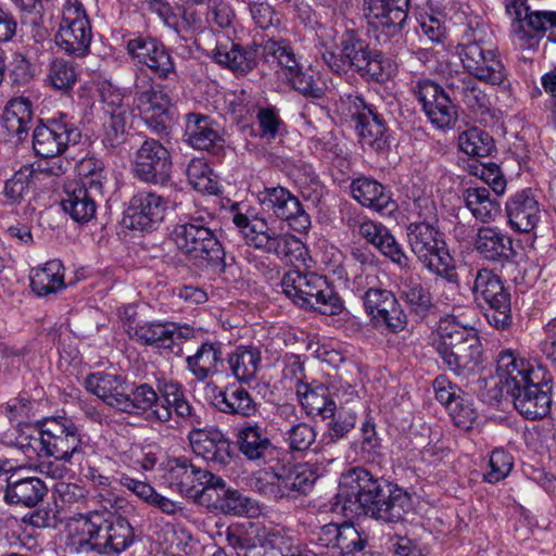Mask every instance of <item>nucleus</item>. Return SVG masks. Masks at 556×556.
<instances>
[{"mask_svg": "<svg viewBox=\"0 0 556 556\" xmlns=\"http://www.w3.org/2000/svg\"><path fill=\"white\" fill-rule=\"evenodd\" d=\"M134 539V529L126 518L115 515L104 516V525L99 536L100 547L121 553L132 544Z\"/></svg>", "mask_w": 556, "mask_h": 556, "instance_id": "46", "label": "nucleus"}, {"mask_svg": "<svg viewBox=\"0 0 556 556\" xmlns=\"http://www.w3.org/2000/svg\"><path fill=\"white\" fill-rule=\"evenodd\" d=\"M169 151L152 138L146 139L134 153L131 170L144 184L165 185L172 173Z\"/></svg>", "mask_w": 556, "mask_h": 556, "instance_id": "16", "label": "nucleus"}, {"mask_svg": "<svg viewBox=\"0 0 556 556\" xmlns=\"http://www.w3.org/2000/svg\"><path fill=\"white\" fill-rule=\"evenodd\" d=\"M342 106L348 115L355 119V128L363 144L376 151L382 150L387 144L386 125L379 114L367 105L359 94H346L341 98Z\"/></svg>", "mask_w": 556, "mask_h": 556, "instance_id": "21", "label": "nucleus"}, {"mask_svg": "<svg viewBox=\"0 0 556 556\" xmlns=\"http://www.w3.org/2000/svg\"><path fill=\"white\" fill-rule=\"evenodd\" d=\"M457 54L469 77L493 86L507 81V71L498 52L481 40L459 43Z\"/></svg>", "mask_w": 556, "mask_h": 556, "instance_id": "11", "label": "nucleus"}, {"mask_svg": "<svg viewBox=\"0 0 556 556\" xmlns=\"http://www.w3.org/2000/svg\"><path fill=\"white\" fill-rule=\"evenodd\" d=\"M84 386L88 392L94 394L108 406L123 412L127 391H129V384L125 379L117 375L98 371L89 374Z\"/></svg>", "mask_w": 556, "mask_h": 556, "instance_id": "32", "label": "nucleus"}, {"mask_svg": "<svg viewBox=\"0 0 556 556\" xmlns=\"http://www.w3.org/2000/svg\"><path fill=\"white\" fill-rule=\"evenodd\" d=\"M262 46L241 48L239 45H220L214 53L215 61L231 70L238 75H244L252 71L256 65V58L262 55Z\"/></svg>", "mask_w": 556, "mask_h": 556, "instance_id": "43", "label": "nucleus"}, {"mask_svg": "<svg viewBox=\"0 0 556 556\" xmlns=\"http://www.w3.org/2000/svg\"><path fill=\"white\" fill-rule=\"evenodd\" d=\"M104 192L93 193L92 189L81 186L67 188L66 197L62 200L63 210L77 223L85 224L96 216L98 203Z\"/></svg>", "mask_w": 556, "mask_h": 556, "instance_id": "37", "label": "nucleus"}, {"mask_svg": "<svg viewBox=\"0 0 556 556\" xmlns=\"http://www.w3.org/2000/svg\"><path fill=\"white\" fill-rule=\"evenodd\" d=\"M163 47L161 41L152 37L138 36L127 42L128 53L142 65H147L153 54L162 53Z\"/></svg>", "mask_w": 556, "mask_h": 556, "instance_id": "62", "label": "nucleus"}, {"mask_svg": "<svg viewBox=\"0 0 556 556\" xmlns=\"http://www.w3.org/2000/svg\"><path fill=\"white\" fill-rule=\"evenodd\" d=\"M445 345L447 350L482 364V346L475 328L464 326L454 315L442 316L439 320L434 348L440 350Z\"/></svg>", "mask_w": 556, "mask_h": 556, "instance_id": "20", "label": "nucleus"}, {"mask_svg": "<svg viewBox=\"0 0 556 556\" xmlns=\"http://www.w3.org/2000/svg\"><path fill=\"white\" fill-rule=\"evenodd\" d=\"M220 362L222 344L218 342H204L193 355L186 358L187 369L200 382L217 374Z\"/></svg>", "mask_w": 556, "mask_h": 556, "instance_id": "47", "label": "nucleus"}, {"mask_svg": "<svg viewBox=\"0 0 556 556\" xmlns=\"http://www.w3.org/2000/svg\"><path fill=\"white\" fill-rule=\"evenodd\" d=\"M317 432L315 428L304 421L290 426L285 432V440L292 452H304L315 443Z\"/></svg>", "mask_w": 556, "mask_h": 556, "instance_id": "60", "label": "nucleus"}, {"mask_svg": "<svg viewBox=\"0 0 556 556\" xmlns=\"http://www.w3.org/2000/svg\"><path fill=\"white\" fill-rule=\"evenodd\" d=\"M464 201L471 214L482 223L494 220L501 213L498 201L491 198L489 189L484 187L467 188Z\"/></svg>", "mask_w": 556, "mask_h": 556, "instance_id": "53", "label": "nucleus"}, {"mask_svg": "<svg viewBox=\"0 0 556 556\" xmlns=\"http://www.w3.org/2000/svg\"><path fill=\"white\" fill-rule=\"evenodd\" d=\"M318 540L333 556H357L367 544V535L348 522L325 525Z\"/></svg>", "mask_w": 556, "mask_h": 556, "instance_id": "27", "label": "nucleus"}, {"mask_svg": "<svg viewBox=\"0 0 556 556\" xmlns=\"http://www.w3.org/2000/svg\"><path fill=\"white\" fill-rule=\"evenodd\" d=\"M77 71L67 60L55 58L48 65L46 84L56 91L68 92L77 81Z\"/></svg>", "mask_w": 556, "mask_h": 556, "instance_id": "54", "label": "nucleus"}, {"mask_svg": "<svg viewBox=\"0 0 556 556\" xmlns=\"http://www.w3.org/2000/svg\"><path fill=\"white\" fill-rule=\"evenodd\" d=\"M262 58L276 65L279 75L305 97L319 99L324 96V84L315 79L309 71H303L291 45L286 40H266L262 46Z\"/></svg>", "mask_w": 556, "mask_h": 556, "instance_id": "8", "label": "nucleus"}, {"mask_svg": "<svg viewBox=\"0 0 556 556\" xmlns=\"http://www.w3.org/2000/svg\"><path fill=\"white\" fill-rule=\"evenodd\" d=\"M458 148L470 156L485 157L494 150V141L486 131L472 127L459 134Z\"/></svg>", "mask_w": 556, "mask_h": 556, "instance_id": "56", "label": "nucleus"}, {"mask_svg": "<svg viewBox=\"0 0 556 556\" xmlns=\"http://www.w3.org/2000/svg\"><path fill=\"white\" fill-rule=\"evenodd\" d=\"M470 290L476 301L488 304L484 317L498 330L507 329L511 323L510 294L504 288L501 277L489 268L471 270Z\"/></svg>", "mask_w": 556, "mask_h": 556, "instance_id": "9", "label": "nucleus"}, {"mask_svg": "<svg viewBox=\"0 0 556 556\" xmlns=\"http://www.w3.org/2000/svg\"><path fill=\"white\" fill-rule=\"evenodd\" d=\"M79 180L75 185L92 189L93 193L104 192L108 173L104 163L97 157H85L77 165Z\"/></svg>", "mask_w": 556, "mask_h": 556, "instance_id": "55", "label": "nucleus"}, {"mask_svg": "<svg viewBox=\"0 0 556 556\" xmlns=\"http://www.w3.org/2000/svg\"><path fill=\"white\" fill-rule=\"evenodd\" d=\"M553 27H556V11H529L522 22L511 24V34L521 49H533Z\"/></svg>", "mask_w": 556, "mask_h": 556, "instance_id": "33", "label": "nucleus"}, {"mask_svg": "<svg viewBox=\"0 0 556 556\" xmlns=\"http://www.w3.org/2000/svg\"><path fill=\"white\" fill-rule=\"evenodd\" d=\"M400 298L409 311L419 317H426L433 307L430 291L414 276H401L396 283Z\"/></svg>", "mask_w": 556, "mask_h": 556, "instance_id": "45", "label": "nucleus"}, {"mask_svg": "<svg viewBox=\"0 0 556 556\" xmlns=\"http://www.w3.org/2000/svg\"><path fill=\"white\" fill-rule=\"evenodd\" d=\"M437 352L443 364L463 379H468L476 375L481 368L480 363L471 361L467 355H459L452 350H447L446 345L437 350Z\"/></svg>", "mask_w": 556, "mask_h": 556, "instance_id": "59", "label": "nucleus"}, {"mask_svg": "<svg viewBox=\"0 0 556 556\" xmlns=\"http://www.w3.org/2000/svg\"><path fill=\"white\" fill-rule=\"evenodd\" d=\"M189 184L199 192L217 194L219 185L208 164L203 159H192L186 169Z\"/></svg>", "mask_w": 556, "mask_h": 556, "instance_id": "57", "label": "nucleus"}, {"mask_svg": "<svg viewBox=\"0 0 556 556\" xmlns=\"http://www.w3.org/2000/svg\"><path fill=\"white\" fill-rule=\"evenodd\" d=\"M358 233L400 268L409 267V257L389 229L382 224L369 219L364 220L359 223Z\"/></svg>", "mask_w": 556, "mask_h": 556, "instance_id": "31", "label": "nucleus"}, {"mask_svg": "<svg viewBox=\"0 0 556 556\" xmlns=\"http://www.w3.org/2000/svg\"><path fill=\"white\" fill-rule=\"evenodd\" d=\"M352 197L363 206L372 208L379 213L391 212L394 203L384 191V187L377 180L362 177L351 184Z\"/></svg>", "mask_w": 556, "mask_h": 556, "instance_id": "44", "label": "nucleus"}, {"mask_svg": "<svg viewBox=\"0 0 556 556\" xmlns=\"http://www.w3.org/2000/svg\"><path fill=\"white\" fill-rule=\"evenodd\" d=\"M177 250L194 264L206 262L225 267V251L203 215L180 217L170 233Z\"/></svg>", "mask_w": 556, "mask_h": 556, "instance_id": "5", "label": "nucleus"}, {"mask_svg": "<svg viewBox=\"0 0 556 556\" xmlns=\"http://www.w3.org/2000/svg\"><path fill=\"white\" fill-rule=\"evenodd\" d=\"M496 375L525 418L535 420L549 413L552 387L540 368L534 369L529 362L507 350L497 357Z\"/></svg>", "mask_w": 556, "mask_h": 556, "instance_id": "2", "label": "nucleus"}, {"mask_svg": "<svg viewBox=\"0 0 556 556\" xmlns=\"http://www.w3.org/2000/svg\"><path fill=\"white\" fill-rule=\"evenodd\" d=\"M103 525L104 513L96 509L68 518L64 531L65 552L79 555L98 551Z\"/></svg>", "mask_w": 556, "mask_h": 556, "instance_id": "18", "label": "nucleus"}, {"mask_svg": "<svg viewBox=\"0 0 556 556\" xmlns=\"http://www.w3.org/2000/svg\"><path fill=\"white\" fill-rule=\"evenodd\" d=\"M188 441L194 455L218 466H227L232 459L231 442L216 427L199 426L188 433Z\"/></svg>", "mask_w": 556, "mask_h": 556, "instance_id": "24", "label": "nucleus"}, {"mask_svg": "<svg viewBox=\"0 0 556 556\" xmlns=\"http://www.w3.org/2000/svg\"><path fill=\"white\" fill-rule=\"evenodd\" d=\"M338 497L345 511L365 514L375 519L397 523L410 510V496L402 489L386 481L374 479L361 467L342 475Z\"/></svg>", "mask_w": 556, "mask_h": 556, "instance_id": "1", "label": "nucleus"}, {"mask_svg": "<svg viewBox=\"0 0 556 556\" xmlns=\"http://www.w3.org/2000/svg\"><path fill=\"white\" fill-rule=\"evenodd\" d=\"M340 54L325 56L332 71L338 74L352 70L368 80L386 81L394 73V64L380 51L370 49L363 40L348 35L341 43Z\"/></svg>", "mask_w": 556, "mask_h": 556, "instance_id": "7", "label": "nucleus"}, {"mask_svg": "<svg viewBox=\"0 0 556 556\" xmlns=\"http://www.w3.org/2000/svg\"><path fill=\"white\" fill-rule=\"evenodd\" d=\"M81 132L71 117L64 113L38 125L33 134V148L41 157L54 159L68 147L79 142Z\"/></svg>", "mask_w": 556, "mask_h": 556, "instance_id": "13", "label": "nucleus"}, {"mask_svg": "<svg viewBox=\"0 0 556 556\" xmlns=\"http://www.w3.org/2000/svg\"><path fill=\"white\" fill-rule=\"evenodd\" d=\"M185 119L184 136L192 148L210 151L223 141L218 125L210 116L189 113Z\"/></svg>", "mask_w": 556, "mask_h": 556, "instance_id": "35", "label": "nucleus"}, {"mask_svg": "<svg viewBox=\"0 0 556 556\" xmlns=\"http://www.w3.org/2000/svg\"><path fill=\"white\" fill-rule=\"evenodd\" d=\"M123 413L138 415L150 413V417L160 422H167L172 418L170 409L165 404H160V396L149 384L142 383L127 391Z\"/></svg>", "mask_w": 556, "mask_h": 556, "instance_id": "34", "label": "nucleus"}, {"mask_svg": "<svg viewBox=\"0 0 556 556\" xmlns=\"http://www.w3.org/2000/svg\"><path fill=\"white\" fill-rule=\"evenodd\" d=\"M110 119L104 125L103 143L116 148L125 140L127 115L125 110L109 111Z\"/></svg>", "mask_w": 556, "mask_h": 556, "instance_id": "63", "label": "nucleus"}, {"mask_svg": "<svg viewBox=\"0 0 556 556\" xmlns=\"http://www.w3.org/2000/svg\"><path fill=\"white\" fill-rule=\"evenodd\" d=\"M65 172L62 161L56 160L47 166L25 165L5 181L4 194L12 202H20L31 187L41 185L47 179L60 176Z\"/></svg>", "mask_w": 556, "mask_h": 556, "instance_id": "28", "label": "nucleus"}, {"mask_svg": "<svg viewBox=\"0 0 556 556\" xmlns=\"http://www.w3.org/2000/svg\"><path fill=\"white\" fill-rule=\"evenodd\" d=\"M409 0H364L368 23L386 31L388 37L400 33L408 13Z\"/></svg>", "mask_w": 556, "mask_h": 556, "instance_id": "26", "label": "nucleus"}, {"mask_svg": "<svg viewBox=\"0 0 556 556\" xmlns=\"http://www.w3.org/2000/svg\"><path fill=\"white\" fill-rule=\"evenodd\" d=\"M31 103L26 98H15L9 101L2 114V125L11 136L22 138L31 124Z\"/></svg>", "mask_w": 556, "mask_h": 556, "instance_id": "52", "label": "nucleus"}, {"mask_svg": "<svg viewBox=\"0 0 556 556\" xmlns=\"http://www.w3.org/2000/svg\"><path fill=\"white\" fill-rule=\"evenodd\" d=\"M87 490L76 483L58 482L54 486V498L61 508L80 507L87 502Z\"/></svg>", "mask_w": 556, "mask_h": 556, "instance_id": "61", "label": "nucleus"}, {"mask_svg": "<svg viewBox=\"0 0 556 556\" xmlns=\"http://www.w3.org/2000/svg\"><path fill=\"white\" fill-rule=\"evenodd\" d=\"M258 136L266 142H270L286 132V124L279 112L274 106H264L256 110Z\"/></svg>", "mask_w": 556, "mask_h": 556, "instance_id": "58", "label": "nucleus"}, {"mask_svg": "<svg viewBox=\"0 0 556 556\" xmlns=\"http://www.w3.org/2000/svg\"><path fill=\"white\" fill-rule=\"evenodd\" d=\"M261 205L271 211L274 215L283 219L298 232H303L311 225L309 215L303 208L301 202L287 188L277 186L265 188L258 193Z\"/></svg>", "mask_w": 556, "mask_h": 556, "instance_id": "22", "label": "nucleus"}, {"mask_svg": "<svg viewBox=\"0 0 556 556\" xmlns=\"http://www.w3.org/2000/svg\"><path fill=\"white\" fill-rule=\"evenodd\" d=\"M446 84L456 97H460L464 104L470 111L484 113L489 110V97L473 78L462 74L459 77L447 79Z\"/></svg>", "mask_w": 556, "mask_h": 556, "instance_id": "50", "label": "nucleus"}, {"mask_svg": "<svg viewBox=\"0 0 556 556\" xmlns=\"http://www.w3.org/2000/svg\"><path fill=\"white\" fill-rule=\"evenodd\" d=\"M266 529L255 522L236 523L225 530V541L235 549L250 551L264 545Z\"/></svg>", "mask_w": 556, "mask_h": 556, "instance_id": "51", "label": "nucleus"}, {"mask_svg": "<svg viewBox=\"0 0 556 556\" xmlns=\"http://www.w3.org/2000/svg\"><path fill=\"white\" fill-rule=\"evenodd\" d=\"M47 457L64 462H79L81 440L75 425L66 418L46 419Z\"/></svg>", "mask_w": 556, "mask_h": 556, "instance_id": "23", "label": "nucleus"}, {"mask_svg": "<svg viewBox=\"0 0 556 556\" xmlns=\"http://www.w3.org/2000/svg\"><path fill=\"white\" fill-rule=\"evenodd\" d=\"M91 39V24L83 3L79 0H65L55 35L56 46L70 55L84 56L89 51Z\"/></svg>", "mask_w": 556, "mask_h": 556, "instance_id": "12", "label": "nucleus"}, {"mask_svg": "<svg viewBox=\"0 0 556 556\" xmlns=\"http://www.w3.org/2000/svg\"><path fill=\"white\" fill-rule=\"evenodd\" d=\"M473 247L483 260L491 262H508L516 254L511 238L493 226H482L477 230Z\"/></svg>", "mask_w": 556, "mask_h": 556, "instance_id": "30", "label": "nucleus"}, {"mask_svg": "<svg viewBox=\"0 0 556 556\" xmlns=\"http://www.w3.org/2000/svg\"><path fill=\"white\" fill-rule=\"evenodd\" d=\"M174 323L146 321L128 328L130 338L143 345L157 349H172Z\"/></svg>", "mask_w": 556, "mask_h": 556, "instance_id": "48", "label": "nucleus"}, {"mask_svg": "<svg viewBox=\"0 0 556 556\" xmlns=\"http://www.w3.org/2000/svg\"><path fill=\"white\" fill-rule=\"evenodd\" d=\"M414 210L421 220L408 224L406 228L410 251L430 273L456 281L453 258L446 248L443 235L435 226L437 207L430 198H418Z\"/></svg>", "mask_w": 556, "mask_h": 556, "instance_id": "3", "label": "nucleus"}, {"mask_svg": "<svg viewBox=\"0 0 556 556\" xmlns=\"http://www.w3.org/2000/svg\"><path fill=\"white\" fill-rule=\"evenodd\" d=\"M30 287L39 296H46L65 288L64 267L58 260H51L30 271Z\"/></svg>", "mask_w": 556, "mask_h": 556, "instance_id": "49", "label": "nucleus"}, {"mask_svg": "<svg viewBox=\"0 0 556 556\" xmlns=\"http://www.w3.org/2000/svg\"><path fill=\"white\" fill-rule=\"evenodd\" d=\"M396 299L394 293L382 288H368L363 294V305L371 320Z\"/></svg>", "mask_w": 556, "mask_h": 556, "instance_id": "64", "label": "nucleus"}, {"mask_svg": "<svg viewBox=\"0 0 556 556\" xmlns=\"http://www.w3.org/2000/svg\"><path fill=\"white\" fill-rule=\"evenodd\" d=\"M216 477L208 470L198 468L186 457L168 459L164 475L172 490L193 500L204 496L212 498V484Z\"/></svg>", "mask_w": 556, "mask_h": 556, "instance_id": "15", "label": "nucleus"}, {"mask_svg": "<svg viewBox=\"0 0 556 556\" xmlns=\"http://www.w3.org/2000/svg\"><path fill=\"white\" fill-rule=\"evenodd\" d=\"M236 438L239 452L249 462L261 465L278 460L280 450L271 442L267 427L245 421L239 428Z\"/></svg>", "mask_w": 556, "mask_h": 556, "instance_id": "25", "label": "nucleus"}, {"mask_svg": "<svg viewBox=\"0 0 556 556\" xmlns=\"http://www.w3.org/2000/svg\"><path fill=\"white\" fill-rule=\"evenodd\" d=\"M10 443L29 459L47 457L46 420L16 427L10 434Z\"/></svg>", "mask_w": 556, "mask_h": 556, "instance_id": "42", "label": "nucleus"}, {"mask_svg": "<svg viewBox=\"0 0 556 556\" xmlns=\"http://www.w3.org/2000/svg\"><path fill=\"white\" fill-rule=\"evenodd\" d=\"M317 477L315 467L308 463L289 465L278 459L274 465L255 471L250 485L268 500L290 501L307 494Z\"/></svg>", "mask_w": 556, "mask_h": 556, "instance_id": "4", "label": "nucleus"}, {"mask_svg": "<svg viewBox=\"0 0 556 556\" xmlns=\"http://www.w3.org/2000/svg\"><path fill=\"white\" fill-rule=\"evenodd\" d=\"M47 492L46 483L37 477L15 479L12 475L7 479L3 498L10 505L35 507L43 500Z\"/></svg>", "mask_w": 556, "mask_h": 556, "instance_id": "36", "label": "nucleus"}, {"mask_svg": "<svg viewBox=\"0 0 556 556\" xmlns=\"http://www.w3.org/2000/svg\"><path fill=\"white\" fill-rule=\"evenodd\" d=\"M213 493L216 496L215 506L219 507L225 513L255 517L261 511L255 501L243 496L237 490L227 488L225 480L220 477H216L212 484V494Z\"/></svg>", "mask_w": 556, "mask_h": 556, "instance_id": "41", "label": "nucleus"}, {"mask_svg": "<svg viewBox=\"0 0 556 556\" xmlns=\"http://www.w3.org/2000/svg\"><path fill=\"white\" fill-rule=\"evenodd\" d=\"M232 222L250 247L271 253L281 260L301 255L302 242L296 237L276 233L263 219L251 222L247 215L237 213Z\"/></svg>", "mask_w": 556, "mask_h": 556, "instance_id": "10", "label": "nucleus"}, {"mask_svg": "<svg viewBox=\"0 0 556 556\" xmlns=\"http://www.w3.org/2000/svg\"><path fill=\"white\" fill-rule=\"evenodd\" d=\"M261 362V350L253 345H238L227 356L231 376L244 384H250L256 378Z\"/></svg>", "mask_w": 556, "mask_h": 556, "instance_id": "39", "label": "nucleus"}, {"mask_svg": "<svg viewBox=\"0 0 556 556\" xmlns=\"http://www.w3.org/2000/svg\"><path fill=\"white\" fill-rule=\"evenodd\" d=\"M281 288L287 298L302 308L314 309L327 316L343 312L342 299L326 278L315 273L289 270L282 277Z\"/></svg>", "mask_w": 556, "mask_h": 556, "instance_id": "6", "label": "nucleus"}, {"mask_svg": "<svg viewBox=\"0 0 556 556\" xmlns=\"http://www.w3.org/2000/svg\"><path fill=\"white\" fill-rule=\"evenodd\" d=\"M135 106L146 125L156 134L167 132L172 99L161 85L152 84L147 76L135 84Z\"/></svg>", "mask_w": 556, "mask_h": 556, "instance_id": "14", "label": "nucleus"}, {"mask_svg": "<svg viewBox=\"0 0 556 556\" xmlns=\"http://www.w3.org/2000/svg\"><path fill=\"white\" fill-rule=\"evenodd\" d=\"M295 391L307 415L320 416L324 419L334 416L336 403L329 397V391L324 384H309L298 380Z\"/></svg>", "mask_w": 556, "mask_h": 556, "instance_id": "40", "label": "nucleus"}, {"mask_svg": "<svg viewBox=\"0 0 556 556\" xmlns=\"http://www.w3.org/2000/svg\"><path fill=\"white\" fill-rule=\"evenodd\" d=\"M540 204L532 189L514 193L506 202L508 224L517 231L529 232L540 220Z\"/></svg>", "mask_w": 556, "mask_h": 556, "instance_id": "29", "label": "nucleus"}, {"mask_svg": "<svg viewBox=\"0 0 556 556\" xmlns=\"http://www.w3.org/2000/svg\"><path fill=\"white\" fill-rule=\"evenodd\" d=\"M212 404L220 413L243 418L254 417L258 410L252 395L241 387H228L224 390L215 387Z\"/></svg>", "mask_w": 556, "mask_h": 556, "instance_id": "38", "label": "nucleus"}, {"mask_svg": "<svg viewBox=\"0 0 556 556\" xmlns=\"http://www.w3.org/2000/svg\"><path fill=\"white\" fill-rule=\"evenodd\" d=\"M412 90L432 126L441 130L455 126L458 119L457 108L440 85L429 79H419Z\"/></svg>", "mask_w": 556, "mask_h": 556, "instance_id": "17", "label": "nucleus"}, {"mask_svg": "<svg viewBox=\"0 0 556 556\" xmlns=\"http://www.w3.org/2000/svg\"><path fill=\"white\" fill-rule=\"evenodd\" d=\"M168 199L152 190H139L129 200L124 216L127 227L153 231L164 222Z\"/></svg>", "mask_w": 556, "mask_h": 556, "instance_id": "19", "label": "nucleus"}]
</instances>
